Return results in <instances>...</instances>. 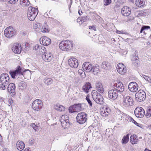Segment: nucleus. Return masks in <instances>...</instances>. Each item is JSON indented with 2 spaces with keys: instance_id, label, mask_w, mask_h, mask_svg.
<instances>
[{
  "instance_id": "4be33fe9",
  "label": "nucleus",
  "mask_w": 151,
  "mask_h": 151,
  "mask_svg": "<svg viewBox=\"0 0 151 151\" xmlns=\"http://www.w3.org/2000/svg\"><path fill=\"white\" fill-rule=\"evenodd\" d=\"M110 112V109L109 107H106L105 109H102L100 112L101 114L103 116L106 117Z\"/></svg>"
},
{
  "instance_id": "393cba45",
  "label": "nucleus",
  "mask_w": 151,
  "mask_h": 151,
  "mask_svg": "<svg viewBox=\"0 0 151 151\" xmlns=\"http://www.w3.org/2000/svg\"><path fill=\"white\" fill-rule=\"evenodd\" d=\"M15 85L13 83H11L8 86L7 90L9 93L10 92L12 94L15 93Z\"/></svg>"
},
{
  "instance_id": "dca6fc26",
  "label": "nucleus",
  "mask_w": 151,
  "mask_h": 151,
  "mask_svg": "<svg viewBox=\"0 0 151 151\" xmlns=\"http://www.w3.org/2000/svg\"><path fill=\"white\" fill-rule=\"evenodd\" d=\"M21 45L18 43L14 44L12 47V51L15 54H19L21 51Z\"/></svg>"
},
{
  "instance_id": "6ab92c4d",
  "label": "nucleus",
  "mask_w": 151,
  "mask_h": 151,
  "mask_svg": "<svg viewBox=\"0 0 151 151\" xmlns=\"http://www.w3.org/2000/svg\"><path fill=\"white\" fill-rule=\"evenodd\" d=\"M9 78L7 73H3L1 76L0 80L1 83H5L9 84Z\"/></svg>"
},
{
  "instance_id": "f704fd0d",
  "label": "nucleus",
  "mask_w": 151,
  "mask_h": 151,
  "mask_svg": "<svg viewBox=\"0 0 151 151\" xmlns=\"http://www.w3.org/2000/svg\"><path fill=\"white\" fill-rule=\"evenodd\" d=\"M62 124V127L65 129L69 127V120L67 119L66 121L60 122Z\"/></svg>"
},
{
  "instance_id": "39448f33",
  "label": "nucleus",
  "mask_w": 151,
  "mask_h": 151,
  "mask_svg": "<svg viewBox=\"0 0 151 151\" xmlns=\"http://www.w3.org/2000/svg\"><path fill=\"white\" fill-rule=\"evenodd\" d=\"M146 96V93L144 91L142 90H139L135 94V99L139 102H141L145 99Z\"/></svg>"
},
{
  "instance_id": "864d4df0",
  "label": "nucleus",
  "mask_w": 151,
  "mask_h": 151,
  "mask_svg": "<svg viewBox=\"0 0 151 151\" xmlns=\"http://www.w3.org/2000/svg\"><path fill=\"white\" fill-rule=\"evenodd\" d=\"M131 120L132 122L133 123L135 124L136 125L140 127L139 126V124L137 122H136L133 119L131 118Z\"/></svg>"
},
{
  "instance_id": "7ed1b4c3",
  "label": "nucleus",
  "mask_w": 151,
  "mask_h": 151,
  "mask_svg": "<svg viewBox=\"0 0 151 151\" xmlns=\"http://www.w3.org/2000/svg\"><path fill=\"white\" fill-rule=\"evenodd\" d=\"M92 96L94 100L99 104H103L104 99L102 96L97 91L93 90L92 92Z\"/></svg>"
},
{
  "instance_id": "ddd939ff",
  "label": "nucleus",
  "mask_w": 151,
  "mask_h": 151,
  "mask_svg": "<svg viewBox=\"0 0 151 151\" xmlns=\"http://www.w3.org/2000/svg\"><path fill=\"white\" fill-rule=\"evenodd\" d=\"M116 68L118 72L120 74L123 75L126 72V67L123 64H118Z\"/></svg>"
},
{
  "instance_id": "680f3d73",
  "label": "nucleus",
  "mask_w": 151,
  "mask_h": 151,
  "mask_svg": "<svg viewBox=\"0 0 151 151\" xmlns=\"http://www.w3.org/2000/svg\"><path fill=\"white\" fill-rule=\"evenodd\" d=\"M32 127L35 130H36L37 129V126L34 124H32Z\"/></svg>"
},
{
  "instance_id": "79ce46f5",
  "label": "nucleus",
  "mask_w": 151,
  "mask_h": 151,
  "mask_svg": "<svg viewBox=\"0 0 151 151\" xmlns=\"http://www.w3.org/2000/svg\"><path fill=\"white\" fill-rule=\"evenodd\" d=\"M68 119V120H69V118L68 117V116L67 115H62L60 119V122H62V121H66V120Z\"/></svg>"
},
{
  "instance_id": "aec40b11",
  "label": "nucleus",
  "mask_w": 151,
  "mask_h": 151,
  "mask_svg": "<svg viewBox=\"0 0 151 151\" xmlns=\"http://www.w3.org/2000/svg\"><path fill=\"white\" fill-rule=\"evenodd\" d=\"M83 68L86 72H89L91 71L92 66L90 63L85 62L83 65Z\"/></svg>"
},
{
  "instance_id": "6e6552de",
  "label": "nucleus",
  "mask_w": 151,
  "mask_h": 151,
  "mask_svg": "<svg viewBox=\"0 0 151 151\" xmlns=\"http://www.w3.org/2000/svg\"><path fill=\"white\" fill-rule=\"evenodd\" d=\"M42 101L40 99H37L33 102L32 107L34 110L38 111L42 108Z\"/></svg>"
},
{
  "instance_id": "58836bf2",
  "label": "nucleus",
  "mask_w": 151,
  "mask_h": 151,
  "mask_svg": "<svg viewBox=\"0 0 151 151\" xmlns=\"http://www.w3.org/2000/svg\"><path fill=\"white\" fill-rule=\"evenodd\" d=\"M19 86L20 89H23L26 88L27 85L25 82L22 81L20 82L19 84Z\"/></svg>"
},
{
  "instance_id": "49530a36",
  "label": "nucleus",
  "mask_w": 151,
  "mask_h": 151,
  "mask_svg": "<svg viewBox=\"0 0 151 151\" xmlns=\"http://www.w3.org/2000/svg\"><path fill=\"white\" fill-rule=\"evenodd\" d=\"M133 135L134 136V137L133 138V142H132V144H137L138 140L137 139V137L135 134H133Z\"/></svg>"
},
{
  "instance_id": "4c0bfd02",
  "label": "nucleus",
  "mask_w": 151,
  "mask_h": 151,
  "mask_svg": "<svg viewBox=\"0 0 151 151\" xmlns=\"http://www.w3.org/2000/svg\"><path fill=\"white\" fill-rule=\"evenodd\" d=\"M20 4L23 6H28L30 4L28 0H20Z\"/></svg>"
},
{
  "instance_id": "3c124183",
  "label": "nucleus",
  "mask_w": 151,
  "mask_h": 151,
  "mask_svg": "<svg viewBox=\"0 0 151 151\" xmlns=\"http://www.w3.org/2000/svg\"><path fill=\"white\" fill-rule=\"evenodd\" d=\"M40 46L37 44L34 47L33 49L37 51V52H38V50H39V48L40 47Z\"/></svg>"
},
{
  "instance_id": "20e7f679",
  "label": "nucleus",
  "mask_w": 151,
  "mask_h": 151,
  "mask_svg": "<svg viewBox=\"0 0 151 151\" xmlns=\"http://www.w3.org/2000/svg\"><path fill=\"white\" fill-rule=\"evenodd\" d=\"M86 114L82 112L79 113L76 117L77 122L80 124L85 123L87 120Z\"/></svg>"
},
{
  "instance_id": "2f4dec72",
  "label": "nucleus",
  "mask_w": 151,
  "mask_h": 151,
  "mask_svg": "<svg viewBox=\"0 0 151 151\" xmlns=\"http://www.w3.org/2000/svg\"><path fill=\"white\" fill-rule=\"evenodd\" d=\"M150 27L148 26H144L141 28L140 32L142 33L144 35H146L147 29H150Z\"/></svg>"
},
{
  "instance_id": "4468645a",
  "label": "nucleus",
  "mask_w": 151,
  "mask_h": 151,
  "mask_svg": "<svg viewBox=\"0 0 151 151\" xmlns=\"http://www.w3.org/2000/svg\"><path fill=\"white\" fill-rule=\"evenodd\" d=\"M139 86L138 84L134 82L130 83L128 86L129 90L132 92H136Z\"/></svg>"
},
{
  "instance_id": "423d86ee",
  "label": "nucleus",
  "mask_w": 151,
  "mask_h": 151,
  "mask_svg": "<svg viewBox=\"0 0 151 151\" xmlns=\"http://www.w3.org/2000/svg\"><path fill=\"white\" fill-rule=\"evenodd\" d=\"M4 35L7 38H10L15 35L16 31L12 27H7L4 31Z\"/></svg>"
},
{
  "instance_id": "338daca9",
  "label": "nucleus",
  "mask_w": 151,
  "mask_h": 151,
  "mask_svg": "<svg viewBox=\"0 0 151 151\" xmlns=\"http://www.w3.org/2000/svg\"><path fill=\"white\" fill-rule=\"evenodd\" d=\"M23 151H30L29 148H27L25 149Z\"/></svg>"
},
{
  "instance_id": "e2e57ef3",
  "label": "nucleus",
  "mask_w": 151,
  "mask_h": 151,
  "mask_svg": "<svg viewBox=\"0 0 151 151\" xmlns=\"http://www.w3.org/2000/svg\"><path fill=\"white\" fill-rule=\"evenodd\" d=\"M78 93L77 91L74 92L73 93V95L75 97L77 96H78Z\"/></svg>"
},
{
  "instance_id": "4d7b16f0",
  "label": "nucleus",
  "mask_w": 151,
  "mask_h": 151,
  "mask_svg": "<svg viewBox=\"0 0 151 151\" xmlns=\"http://www.w3.org/2000/svg\"><path fill=\"white\" fill-rule=\"evenodd\" d=\"M89 28L90 29H92L95 31L96 29L95 26H90L89 27Z\"/></svg>"
},
{
  "instance_id": "a211bd4d",
  "label": "nucleus",
  "mask_w": 151,
  "mask_h": 151,
  "mask_svg": "<svg viewBox=\"0 0 151 151\" xmlns=\"http://www.w3.org/2000/svg\"><path fill=\"white\" fill-rule=\"evenodd\" d=\"M121 13L124 16L127 17L131 14V9L127 6H124L122 9Z\"/></svg>"
},
{
  "instance_id": "c03bdc74",
  "label": "nucleus",
  "mask_w": 151,
  "mask_h": 151,
  "mask_svg": "<svg viewBox=\"0 0 151 151\" xmlns=\"http://www.w3.org/2000/svg\"><path fill=\"white\" fill-rule=\"evenodd\" d=\"M8 84H6L5 83H1V84H0V89L1 90H5L6 88V86Z\"/></svg>"
},
{
  "instance_id": "de8ad7c7",
  "label": "nucleus",
  "mask_w": 151,
  "mask_h": 151,
  "mask_svg": "<svg viewBox=\"0 0 151 151\" xmlns=\"http://www.w3.org/2000/svg\"><path fill=\"white\" fill-rule=\"evenodd\" d=\"M86 99L88 102L89 105L91 106H92V103L89 99L88 96H87L86 98Z\"/></svg>"
},
{
  "instance_id": "0e129e2a",
  "label": "nucleus",
  "mask_w": 151,
  "mask_h": 151,
  "mask_svg": "<svg viewBox=\"0 0 151 151\" xmlns=\"http://www.w3.org/2000/svg\"><path fill=\"white\" fill-rule=\"evenodd\" d=\"M78 13L80 15H81L83 13V12H82L81 10H79L78 11Z\"/></svg>"
},
{
  "instance_id": "9b49d317",
  "label": "nucleus",
  "mask_w": 151,
  "mask_h": 151,
  "mask_svg": "<svg viewBox=\"0 0 151 151\" xmlns=\"http://www.w3.org/2000/svg\"><path fill=\"white\" fill-rule=\"evenodd\" d=\"M108 96L111 99L115 100L118 96V93L115 89H112L109 91Z\"/></svg>"
},
{
  "instance_id": "f3484780",
  "label": "nucleus",
  "mask_w": 151,
  "mask_h": 151,
  "mask_svg": "<svg viewBox=\"0 0 151 151\" xmlns=\"http://www.w3.org/2000/svg\"><path fill=\"white\" fill-rule=\"evenodd\" d=\"M40 41L41 44L45 46L49 45L51 42V39L46 36L41 37L40 39Z\"/></svg>"
},
{
  "instance_id": "6e6d98bb",
  "label": "nucleus",
  "mask_w": 151,
  "mask_h": 151,
  "mask_svg": "<svg viewBox=\"0 0 151 151\" xmlns=\"http://www.w3.org/2000/svg\"><path fill=\"white\" fill-rule=\"evenodd\" d=\"M116 32L118 34H125V32L123 31V30H121L119 31L117 30H116Z\"/></svg>"
},
{
  "instance_id": "bb28decb",
  "label": "nucleus",
  "mask_w": 151,
  "mask_h": 151,
  "mask_svg": "<svg viewBox=\"0 0 151 151\" xmlns=\"http://www.w3.org/2000/svg\"><path fill=\"white\" fill-rule=\"evenodd\" d=\"M145 0H136L135 4L139 7H142L145 5Z\"/></svg>"
},
{
  "instance_id": "bf43d9fd",
  "label": "nucleus",
  "mask_w": 151,
  "mask_h": 151,
  "mask_svg": "<svg viewBox=\"0 0 151 151\" xmlns=\"http://www.w3.org/2000/svg\"><path fill=\"white\" fill-rule=\"evenodd\" d=\"M143 77L146 81H149V78L147 76H146L145 75H142Z\"/></svg>"
},
{
  "instance_id": "37998d69",
  "label": "nucleus",
  "mask_w": 151,
  "mask_h": 151,
  "mask_svg": "<svg viewBox=\"0 0 151 151\" xmlns=\"http://www.w3.org/2000/svg\"><path fill=\"white\" fill-rule=\"evenodd\" d=\"M45 82L47 84H50L52 82V80L50 78H46L45 79Z\"/></svg>"
},
{
  "instance_id": "13d9d810",
  "label": "nucleus",
  "mask_w": 151,
  "mask_h": 151,
  "mask_svg": "<svg viewBox=\"0 0 151 151\" xmlns=\"http://www.w3.org/2000/svg\"><path fill=\"white\" fill-rule=\"evenodd\" d=\"M79 73H80V75H82L81 76L83 78H85L86 77L85 73L83 71H82L81 73L80 72H79Z\"/></svg>"
},
{
  "instance_id": "ea45409f",
  "label": "nucleus",
  "mask_w": 151,
  "mask_h": 151,
  "mask_svg": "<svg viewBox=\"0 0 151 151\" xmlns=\"http://www.w3.org/2000/svg\"><path fill=\"white\" fill-rule=\"evenodd\" d=\"M45 47L43 46H41L40 47L38 50L37 53L38 54H42L45 53Z\"/></svg>"
},
{
  "instance_id": "c9c22d12",
  "label": "nucleus",
  "mask_w": 151,
  "mask_h": 151,
  "mask_svg": "<svg viewBox=\"0 0 151 151\" xmlns=\"http://www.w3.org/2000/svg\"><path fill=\"white\" fill-rule=\"evenodd\" d=\"M41 24L38 22H35L33 25L34 29L36 32H39L40 31L41 27Z\"/></svg>"
},
{
  "instance_id": "603ef678",
  "label": "nucleus",
  "mask_w": 151,
  "mask_h": 151,
  "mask_svg": "<svg viewBox=\"0 0 151 151\" xmlns=\"http://www.w3.org/2000/svg\"><path fill=\"white\" fill-rule=\"evenodd\" d=\"M10 4H14L18 1V0H7Z\"/></svg>"
},
{
  "instance_id": "8fccbe9b",
  "label": "nucleus",
  "mask_w": 151,
  "mask_h": 151,
  "mask_svg": "<svg viewBox=\"0 0 151 151\" xmlns=\"http://www.w3.org/2000/svg\"><path fill=\"white\" fill-rule=\"evenodd\" d=\"M104 4L105 5L109 4L111 3V0H104Z\"/></svg>"
},
{
  "instance_id": "052dcab7",
  "label": "nucleus",
  "mask_w": 151,
  "mask_h": 151,
  "mask_svg": "<svg viewBox=\"0 0 151 151\" xmlns=\"http://www.w3.org/2000/svg\"><path fill=\"white\" fill-rule=\"evenodd\" d=\"M134 136L133 135H132L131 136L130 138V140L132 144V142H133V138L134 137Z\"/></svg>"
},
{
  "instance_id": "9d476101",
  "label": "nucleus",
  "mask_w": 151,
  "mask_h": 151,
  "mask_svg": "<svg viewBox=\"0 0 151 151\" xmlns=\"http://www.w3.org/2000/svg\"><path fill=\"white\" fill-rule=\"evenodd\" d=\"M134 112L135 115L139 118H142L145 114L144 109L140 107H137L134 110Z\"/></svg>"
},
{
  "instance_id": "c85d7f7f",
  "label": "nucleus",
  "mask_w": 151,
  "mask_h": 151,
  "mask_svg": "<svg viewBox=\"0 0 151 151\" xmlns=\"http://www.w3.org/2000/svg\"><path fill=\"white\" fill-rule=\"evenodd\" d=\"M91 71L94 74H97L99 72V65L98 64H96L95 65L92 66V69Z\"/></svg>"
},
{
  "instance_id": "1a4fd4ad",
  "label": "nucleus",
  "mask_w": 151,
  "mask_h": 151,
  "mask_svg": "<svg viewBox=\"0 0 151 151\" xmlns=\"http://www.w3.org/2000/svg\"><path fill=\"white\" fill-rule=\"evenodd\" d=\"M24 71L22 68L20 66H18L17 67L15 70L10 71L9 72V73L12 77L13 78H14L15 76L23 75Z\"/></svg>"
},
{
  "instance_id": "5701e85b",
  "label": "nucleus",
  "mask_w": 151,
  "mask_h": 151,
  "mask_svg": "<svg viewBox=\"0 0 151 151\" xmlns=\"http://www.w3.org/2000/svg\"><path fill=\"white\" fill-rule=\"evenodd\" d=\"M95 85L98 91L101 93H103L104 92V88L101 83L97 82Z\"/></svg>"
},
{
  "instance_id": "a19ab883",
  "label": "nucleus",
  "mask_w": 151,
  "mask_h": 151,
  "mask_svg": "<svg viewBox=\"0 0 151 151\" xmlns=\"http://www.w3.org/2000/svg\"><path fill=\"white\" fill-rule=\"evenodd\" d=\"M145 116L147 118H149L151 116V107H150L147 109V112Z\"/></svg>"
},
{
  "instance_id": "cd10ccee",
  "label": "nucleus",
  "mask_w": 151,
  "mask_h": 151,
  "mask_svg": "<svg viewBox=\"0 0 151 151\" xmlns=\"http://www.w3.org/2000/svg\"><path fill=\"white\" fill-rule=\"evenodd\" d=\"M92 88L91 84L90 83H86L83 87V90L87 93L89 92V89Z\"/></svg>"
},
{
  "instance_id": "c756f323",
  "label": "nucleus",
  "mask_w": 151,
  "mask_h": 151,
  "mask_svg": "<svg viewBox=\"0 0 151 151\" xmlns=\"http://www.w3.org/2000/svg\"><path fill=\"white\" fill-rule=\"evenodd\" d=\"M73 106L74 110L75 111H81L83 109L82 108L81 105V104H75Z\"/></svg>"
},
{
  "instance_id": "09e8293b",
  "label": "nucleus",
  "mask_w": 151,
  "mask_h": 151,
  "mask_svg": "<svg viewBox=\"0 0 151 151\" xmlns=\"http://www.w3.org/2000/svg\"><path fill=\"white\" fill-rule=\"evenodd\" d=\"M117 118L118 119L121 120L123 119L124 117H123V114L121 113L119 114L117 116Z\"/></svg>"
},
{
  "instance_id": "a878e982",
  "label": "nucleus",
  "mask_w": 151,
  "mask_h": 151,
  "mask_svg": "<svg viewBox=\"0 0 151 151\" xmlns=\"http://www.w3.org/2000/svg\"><path fill=\"white\" fill-rule=\"evenodd\" d=\"M17 149L19 151H22L24 148L25 145L22 141H18L16 144Z\"/></svg>"
},
{
  "instance_id": "7c9ffc66",
  "label": "nucleus",
  "mask_w": 151,
  "mask_h": 151,
  "mask_svg": "<svg viewBox=\"0 0 151 151\" xmlns=\"http://www.w3.org/2000/svg\"><path fill=\"white\" fill-rule=\"evenodd\" d=\"M40 30L42 33L47 32H49V29L48 26L45 23L42 27Z\"/></svg>"
},
{
  "instance_id": "774afa93",
  "label": "nucleus",
  "mask_w": 151,
  "mask_h": 151,
  "mask_svg": "<svg viewBox=\"0 0 151 151\" xmlns=\"http://www.w3.org/2000/svg\"><path fill=\"white\" fill-rule=\"evenodd\" d=\"M147 128L149 129H151V124L147 127Z\"/></svg>"
},
{
  "instance_id": "2eb2a0df",
  "label": "nucleus",
  "mask_w": 151,
  "mask_h": 151,
  "mask_svg": "<svg viewBox=\"0 0 151 151\" xmlns=\"http://www.w3.org/2000/svg\"><path fill=\"white\" fill-rule=\"evenodd\" d=\"M68 64L72 68H77L78 65V60L74 58H70L68 60Z\"/></svg>"
},
{
  "instance_id": "f03ea898",
  "label": "nucleus",
  "mask_w": 151,
  "mask_h": 151,
  "mask_svg": "<svg viewBox=\"0 0 151 151\" xmlns=\"http://www.w3.org/2000/svg\"><path fill=\"white\" fill-rule=\"evenodd\" d=\"M59 46L60 49L64 51H67L70 50L73 46L71 41L67 40L63 41L60 42Z\"/></svg>"
},
{
  "instance_id": "f8f14e48",
  "label": "nucleus",
  "mask_w": 151,
  "mask_h": 151,
  "mask_svg": "<svg viewBox=\"0 0 151 151\" xmlns=\"http://www.w3.org/2000/svg\"><path fill=\"white\" fill-rule=\"evenodd\" d=\"M113 86L114 89H115L118 93H122L124 91V86L121 82H119L114 83Z\"/></svg>"
},
{
  "instance_id": "0eeeda50",
  "label": "nucleus",
  "mask_w": 151,
  "mask_h": 151,
  "mask_svg": "<svg viewBox=\"0 0 151 151\" xmlns=\"http://www.w3.org/2000/svg\"><path fill=\"white\" fill-rule=\"evenodd\" d=\"M123 104L125 107H129L133 105V101L131 97L127 95L123 96Z\"/></svg>"
},
{
  "instance_id": "b1692460",
  "label": "nucleus",
  "mask_w": 151,
  "mask_h": 151,
  "mask_svg": "<svg viewBox=\"0 0 151 151\" xmlns=\"http://www.w3.org/2000/svg\"><path fill=\"white\" fill-rule=\"evenodd\" d=\"M101 67L106 70H108L111 68V64L108 61H104L102 62Z\"/></svg>"
},
{
  "instance_id": "f257e3e1",
  "label": "nucleus",
  "mask_w": 151,
  "mask_h": 151,
  "mask_svg": "<svg viewBox=\"0 0 151 151\" xmlns=\"http://www.w3.org/2000/svg\"><path fill=\"white\" fill-rule=\"evenodd\" d=\"M38 13L37 8L32 6L29 7L28 9L27 17L28 19L30 21H34Z\"/></svg>"
},
{
  "instance_id": "473e14b6",
  "label": "nucleus",
  "mask_w": 151,
  "mask_h": 151,
  "mask_svg": "<svg viewBox=\"0 0 151 151\" xmlns=\"http://www.w3.org/2000/svg\"><path fill=\"white\" fill-rule=\"evenodd\" d=\"M89 20V19L86 15L83 16L82 17H78L77 19V21L82 22L81 23L83 22H87Z\"/></svg>"
},
{
  "instance_id": "72a5a7b5",
  "label": "nucleus",
  "mask_w": 151,
  "mask_h": 151,
  "mask_svg": "<svg viewBox=\"0 0 151 151\" xmlns=\"http://www.w3.org/2000/svg\"><path fill=\"white\" fill-rule=\"evenodd\" d=\"M54 108L55 109L60 111H64L65 109L64 107L59 104H56L54 106Z\"/></svg>"
},
{
  "instance_id": "5fc2aeb1",
  "label": "nucleus",
  "mask_w": 151,
  "mask_h": 151,
  "mask_svg": "<svg viewBox=\"0 0 151 151\" xmlns=\"http://www.w3.org/2000/svg\"><path fill=\"white\" fill-rule=\"evenodd\" d=\"M70 112L73 113L75 111L74 110V108H73V106L70 107L69 109Z\"/></svg>"
},
{
  "instance_id": "412c9836",
  "label": "nucleus",
  "mask_w": 151,
  "mask_h": 151,
  "mask_svg": "<svg viewBox=\"0 0 151 151\" xmlns=\"http://www.w3.org/2000/svg\"><path fill=\"white\" fill-rule=\"evenodd\" d=\"M53 56L50 53H46L42 56V58L45 62H50Z\"/></svg>"
},
{
  "instance_id": "e433bc0d",
  "label": "nucleus",
  "mask_w": 151,
  "mask_h": 151,
  "mask_svg": "<svg viewBox=\"0 0 151 151\" xmlns=\"http://www.w3.org/2000/svg\"><path fill=\"white\" fill-rule=\"evenodd\" d=\"M129 140V135L127 134L124 136L122 140V143L123 144H125L128 142Z\"/></svg>"
},
{
  "instance_id": "69168bd1",
  "label": "nucleus",
  "mask_w": 151,
  "mask_h": 151,
  "mask_svg": "<svg viewBox=\"0 0 151 151\" xmlns=\"http://www.w3.org/2000/svg\"><path fill=\"white\" fill-rule=\"evenodd\" d=\"M133 19V18L132 17L130 16L128 17V20L130 21L131 20H132Z\"/></svg>"
},
{
  "instance_id": "a18cd8bd",
  "label": "nucleus",
  "mask_w": 151,
  "mask_h": 151,
  "mask_svg": "<svg viewBox=\"0 0 151 151\" xmlns=\"http://www.w3.org/2000/svg\"><path fill=\"white\" fill-rule=\"evenodd\" d=\"M132 60L133 61V62L136 64H137L138 63L139 60L138 59V57L137 56H134L132 59Z\"/></svg>"
}]
</instances>
